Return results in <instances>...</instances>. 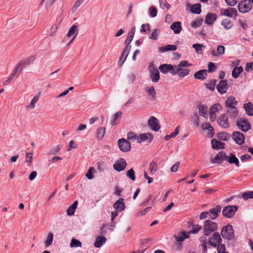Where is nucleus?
I'll return each mask as SVG.
<instances>
[{"instance_id":"1","label":"nucleus","mask_w":253,"mask_h":253,"mask_svg":"<svg viewBox=\"0 0 253 253\" xmlns=\"http://www.w3.org/2000/svg\"><path fill=\"white\" fill-rule=\"evenodd\" d=\"M191 64L188 63L186 61H182L177 66H174L173 75H177L180 77H184L189 74V70L183 67H188Z\"/></svg>"},{"instance_id":"2","label":"nucleus","mask_w":253,"mask_h":253,"mask_svg":"<svg viewBox=\"0 0 253 253\" xmlns=\"http://www.w3.org/2000/svg\"><path fill=\"white\" fill-rule=\"evenodd\" d=\"M217 224L216 222L208 219L205 221L203 225V232L205 236H209L212 232L217 229Z\"/></svg>"},{"instance_id":"3","label":"nucleus","mask_w":253,"mask_h":253,"mask_svg":"<svg viewBox=\"0 0 253 253\" xmlns=\"http://www.w3.org/2000/svg\"><path fill=\"white\" fill-rule=\"evenodd\" d=\"M238 8L241 13H246L249 12L252 8L251 0H242L240 1L238 3Z\"/></svg>"},{"instance_id":"4","label":"nucleus","mask_w":253,"mask_h":253,"mask_svg":"<svg viewBox=\"0 0 253 253\" xmlns=\"http://www.w3.org/2000/svg\"><path fill=\"white\" fill-rule=\"evenodd\" d=\"M236 125L241 131L246 132L251 129V125L249 121L245 119L240 118L236 122Z\"/></svg>"},{"instance_id":"5","label":"nucleus","mask_w":253,"mask_h":253,"mask_svg":"<svg viewBox=\"0 0 253 253\" xmlns=\"http://www.w3.org/2000/svg\"><path fill=\"white\" fill-rule=\"evenodd\" d=\"M221 236L223 238L230 240L234 237V231L232 226L228 224L224 226L221 231Z\"/></svg>"},{"instance_id":"6","label":"nucleus","mask_w":253,"mask_h":253,"mask_svg":"<svg viewBox=\"0 0 253 253\" xmlns=\"http://www.w3.org/2000/svg\"><path fill=\"white\" fill-rule=\"evenodd\" d=\"M238 209L237 206H226L222 210V214L226 218H231L234 215Z\"/></svg>"},{"instance_id":"7","label":"nucleus","mask_w":253,"mask_h":253,"mask_svg":"<svg viewBox=\"0 0 253 253\" xmlns=\"http://www.w3.org/2000/svg\"><path fill=\"white\" fill-rule=\"evenodd\" d=\"M220 13L221 15L232 18L237 16V11L234 8H221L220 9Z\"/></svg>"},{"instance_id":"8","label":"nucleus","mask_w":253,"mask_h":253,"mask_svg":"<svg viewBox=\"0 0 253 253\" xmlns=\"http://www.w3.org/2000/svg\"><path fill=\"white\" fill-rule=\"evenodd\" d=\"M222 239L218 232H214L212 236L210 238L208 243L213 247H216L217 246L220 244Z\"/></svg>"},{"instance_id":"9","label":"nucleus","mask_w":253,"mask_h":253,"mask_svg":"<svg viewBox=\"0 0 253 253\" xmlns=\"http://www.w3.org/2000/svg\"><path fill=\"white\" fill-rule=\"evenodd\" d=\"M118 145L121 151L124 152L129 151L131 148L130 142L124 138L119 139Z\"/></svg>"},{"instance_id":"10","label":"nucleus","mask_w":253,"mask_h":253,"mask_svg":"<svg viewBox=\"0 0 253 253\" xmlns=\"http://www.w3.org/2000/svg\"><path fill=\"white\" fill-rule=\"evenodd\" d=\"M148 124L150 127L153 130L157 131L160 128L159 121L155 117H151L148 121Z\"/></svg>"},{"instance_id":"11","label":"nucleus","mask_w":253,"mask_h":253,"mask_svg":"<svg viewBox=\"0 0 253 253\" xmlns=\"http://www.w3.org/2000/svg\"><path fill=\"white\" fill-rule=\"evenodd\" d=\"M217 122L219 126L223 128H227L229 126L227 116L226 114H222L219 116L217 120Z\"/></svg>"},{"instance_id":"12","label":"nucleus","mask_w":253,"mask_h":253,"mask_svg":"<svg viewBox=\"0 0 253 253\" xmlns=\"http://www.w3.org/2000/svg\"><path fill=\"white\" fill-rule=\"evenodd\" d=\"M232 137L235 142L239 145H242L245 142V136L240 132L234 131L232 134Z\"/></svg>"},{"instance_id":"13","label":"nucleus","mask_w":253,"mask_h":253,"mask_svg":"<svg viewBox=\"0 0 253 253\" xmlns=\"http://www.w3.org/2000/svg\"><path fill=\"white\" fill-rule=\"evenodd\" d=\"M126 166V161L123 158H121L120 159L117 160L113 165L114 169L118 171L123 170L125 169Z\"/></svg>"},{"instance_id":"14","label":"nucleus","mask_w":253,"mask_h":253,"mask_svg":"<svg viewBox=\"0 0 253 253\" xmlns=\"http://www.w3.org/2000/svg\"><path fill=\"white\" fill-rule=\"evenodd\" d=\"M228 88L227 81L225 80L220 81L216 85V89L220 94L225 93Z\"/></svg>"},{"instance_id":"15","label":"nucleus","mask_w":253,"mask_h":253,"mask_svg":"<svg viewBox=\"0 0 253 253\" xmlns=\"http://www.w3.org/2000/svg\"><path fill=\"white\" fill-rule=\"evenodd\" d=\"M227 159V155L223 152H219L213 159H211V162L212 164L220 163L221 161H226Z\"/></svg>"},{"instance_id":"16","label":"nucleus","mask_w":253,"mask_h":253,"mask_svg":"<svg viewBox=\"0 0 253 253\" xmlns=\"http://www.w3.org/2000/svg\"><path fill=\"white\" fill-rule=\"evenodd\" d=\"M221 209V207L219 205H217L214 208L210 209L209 211L210 212L209 218L211 219H215L220 212Z\"/></svg>"},{"instance_id":"17","label":"nucleus","mask_w":253,"mask_h":253,"mask_svg":"<svg viewBox=\"0 0 253 253\" xmlns=\"http://www.w3.org/2000/svg\"><path fill=\"white\" fill-rule=\"evenodd\" d=\"M41 95V92L39 91L32 99L31 102L26 106V108L28 110H33L36 107V103L39 100V98Z\"/></svg>"},{"instance_id":"18","label":"nucleus","mask_w":253,"mask_h":253,"mask_svg":"<svg viewBox=\"0 0 253 253\" xmlns=\"http://www.w3.org/2000/svg\"><path fill=\"white\" fill-rule=\"evenodd\" d=\"M113 207L116 211L120 212L124 210L125 205L124 203V199L122 198H120L114 204Z\"/></svg>"},{"instance_id":"19","label":"nucleus","mask_w":253,"mask_h":253,"mask_svg":"<svg viewBox=\"0 0 253 253\" xmlns=\"http://www.w3.org/2000/svg\"><path fill=\"white\" fill-rule=\"evenodd\" d=\"M135 32V27L133 26L131 28L129 32L128 33L127 38L125 42V44H126V47H127V46H129L130 49H131V45L129 44V43H130V42H131V41L133 38Z\"/></svg>"},{"instance_id":"20","label":"nucleus","mask_w":253,"mask_h":253,"mask_svg":"<svg viewBox=\"0 0 253 253\" xmlns=\"http://www.w3.org/2000/svg\"><path fill=\"white\" fill-rule=\"evenodd\" d=\"M130 47L129 46H127V47H126L125 48L123 51V52L121 54V56L120 57L119 61V64L120 66H122L126 60V58L127 56L128 55V52L130 50Z\"/></svg>"},{"instance_id":"21","label":"nucleus","mask_w":253,"mask_h":253,"mask_svg":"<svg viewBox=\"0 0 253 253\" xmlns=\"http://www.w3.org/2000/svg\"><path fill=\"white\" fill-rule=\"evenodd\" d=\"M159 69L164 74H166L169 72H171L172 73V72H173L174 66L171 64H165L160 65Z\"/></svg>"},{"instance_id":"22","label":"nucleus","mask_w":253,"mask_h":253,"mask_svg":"<svg viewBox=\"0 0 253 253\" xmlns=\"http://www.w3.org/2000/svg\"><path fill=\"white\" fill-rule=\"evenodd\" d=\"M153 138V135L149 133H142L137 137L136 140L138 143H140L147 139H149L150 141H151Z\"/></svg>"},{"instance_id":"23","label":"nucleus","mask_w":253,"mask_h":253,"mask_svg":"<svg viewBox=\"0 0 253 253\" xmlns=\"http://www.w3.org/2000/svg\"><path fill=\"white\" fill-rule=\"evenodd\" d=\"M78 29L77 26L74 25H73L70 29L67 34V36L68 37H71L72 36H73V37L72 40L70 41V43L72 42V41L76 38L78 34Z\"/></svg>"},{"instance_id":"24","label":"nucleus","mask_w":253,"mask_h":253,"mask_svg":"<svg viewBox=\"0 0 253 253\" xmlns=\"http://www.w3.org/2000/svg\"><path fill=\"white\" fill-rule=\"evenodd\" d=\"M145 90L149 95L151 100L156 99V92L153 86H147L145 87Z\"/></svg>"},{"instance_id":"25","label":"nucleus","mask_w":253,"mask_h":253,"mask_svg":"<svg viewBox=\"0 0 253 253\" xmlns=\"http://www.w3.org/2000/svg\"><path fill=\"white\" fill-rule=\"evenodd\" d=\"M225 52V47L223 45H219L217 47L216 51L214 50L211 51V54L213 57H217L219 55L224 54Z\"/></svg>"},{"instance_id":"26","label":"nucleus","mask_w":253,"mask_h":253,"mask_svg":"<svg viewBox=\"0 0 253 253\" xmlns=\"http://www.w3.org/2000/svg\"><path fill=\"white\" fill-rule=\"evenodd\" d=\"M216 18L215 14L208 13L206 16L205 22L208 25H211L216 20Z\"/></svg>"},{"instance_id":"27","label":"nucleus","mask_w":253,"mask_h":253,"mask_svg":"<svg viewBox=\"0 0 253 253\" xmlns=\"http://www.w3.org/2000/svg\"><path fill=\"white\" fill-rule=\"evenodd\" d=\"M212 147L214 149H223L224 148L225 143L213 139L211 140Z\"/></svg>"},{"instance_id":"28","label":"nucleus","mask_w":253,"mask_h":253,"mask_svg":"<svg viewBox=\"0 0 253 253\" xmlns=\"http://www.w3.org/2000/svg\"><path fill=\"white\" fill-rule=\"evenodd\" d=\"M170 29L175 34H179L182 30L181 23L180 22H174L170 26Z\"/></svg>"},{"instance_id":"29","label":"nucleus","mask_w":253,"mask_h":253,"mask_svg":"<svg viewBox=\"0 0 253 253\" xmlns=\"http://www.w3.org/2000/svg\"><path fill=\"white\" fill-rule=\"evenodd\" d=\"M229 163L234 164L237 167H239V162L237 158L232 153L230 154L228 157L227 156V159H226Z\"/></svg>"},{"instance_id":"30","label":"nucleus","mask_w":253,"mask_h":253,"mask_svg":"<svg viewBox=\"0 0 253 253\" xmlns=\"http://www.w3.org/2000/svg\"><path fill=\"white\" fill-rule=\"evenodd\" d=\"M106 241V239L105 237L102 236H99L96 239L95 242L94 243V246L97 248H100Z\"/></svg>"},{"instance_id":"31","label":"nucleus","mask_w":253,"mask_h":253,"mask_svg":"<svg viewBox=\"0 0 253 253\" xmlns=\"http://www.w3.org/2000/svg\"><path fill=\"white\" fill-rule=\"evenodd\" d=\"M237 104V101L235 100V98L233 96H229L225 101V105L229 108L235 107Z\"/></svg>"},{"instance_id":"32","label":"nucleus","mask_w":253,"mask_h":253,"mask_svg":"<svg viewBox=\"0 0 253 253\" xmlns=\"http://www.w3.org/2000/svg\"><path fill=\"white\" fill-rule=\"evenodd\" d=\"M150 77L152 82H157L160 79L159 71L156 69H152L151 71Z\"/></svg>"},{"instance_id":"33","label":"nucleus","mask_w":253,"mask_h":253,"mask_svg":"<svg viewBox=\"0 0 253 253\" xmlns=\"http://www.w3.org/2000/svg\"><path fill=\"white\" fill-rule=\"evenodd\" d=\"M207 75L206 70H199L194 74V77L197 79L203 80Z\"/></svg>"},{"instance_id":"34","label":"nucleus","mask_w":253,"mask_h":253,"mask_svg":"<svg viewBox=\"0 0 253 253\" xmlns=\"http://www.w3.org/2000/svg\"><path fill=\"white\" fill-rule=\"evenodd\" d=\"M78 204V201H75L67 209V214L68 215H74L75 210L77 208Z\"/></svg>"},{"instance_id":"35","label":"nucleus","mask_w":253,"mask_h":253,"mask_svg":"<svg viewBox=\"0 0 253 253\" xmlns=\"http://www.w3.org/2000/svg\"><path fill=\"white\" fill-rule=\"evenodd\" d=\"M199 113L204 117H206L207 116V112L208 111V107L204 105H198Z\"/></svg>"},{"instance_id":"36","label":"nucleus","mask_w":253,"mask_h":253,"mask_svg":"<svg viewBox=\"0 0 253 253\" xmlns=\"http://www.w3.org/2000/svg\"><path fill=\"white\" fill-rule=\"evenodd\" d=\"M34 59V58L32 57L28 58L25 60H23L19 62L18 63L21 66V68L20 69V72H21L23 70V69L27 65H29L31 63V60L33 61Z\"/></svg>"},{"instance_id":"37","label":"nucleus","mask_w":253,"mask_h":253,"mask_svg":"<svg viewBox=\"0 0 253 253\" xmlns=\"http://www.w3.org/2000/svg\"><path fill=\"white\" fill-rule=\"evenodd\" d=\"M243 71V69L241 66L235 67L232 71V77L235 79L238 78Z\"/></svg>"},{"instance_id":"38","label":"nucleus","mask_w":253,"mask_h":253,"mask_svg":"<svg viewBox=\"0 0 253 253\" xmlns=\"http://www.w3.org/2000/svg\"><path fill=\"white\" fill-rule=\"evenodd\" d=\"M244 108L248 114L250 116L253 115V104L252 103H248L244 105Z\"/></svg>"},{"instance_id":"39","label":"nucleus","mask_w":253,"mask_h":253,"mask_svg":"<svg viewBox=\"0 0 253 253\" xmlns=\"http://www.w3.org/2000/svg\"><path fill=\"white\" fill-rule=\"evenodd\" d=\"M221 25L226 30L231 29L233 26L231 21L228 19L223 20L221 22Z\"/></svg>"},{"instance_id":"40","label":"nucleus","mask_w":253,"mask_h":253,"mask_svg":"<svg viewBox=\"0 0 253 253\" xmlns=\"http://www.w3.org/2000/svg\"><path fill=\"white\" fill-rule=\"evenodd\" d=\"M201 5L200 3L194 4L192 6L191 8V10L193 13L199 14L201 12Z\"/></svg>"},{"instance_id":"41","label":"nucleus","mask_w":253,"mask_h":253,"mask_svg":"<svg viewBox=\"0 0 253 253\" xmlns=\"http://www.w3.org/2000/svg\"><path fill=\"white\" fill-rule=\"evenodd\" d=\"M53 234L50 232L48 234L46 239L44 242V245L46 247H48L50 246L53 242Z\"/></svg>"},{"instance_id":"42","label":"nucleus","mask_w":253,"mask_h":253,"mask_svg":"<svg viewBox=\"0 0 253 253\" xmlns=\"http://www.w3.org/2000/svg\"><path fill=\"white\" fill-rule=\"evenodd\" d=\"M60 151V146L57 145L51 148L48 152L49 155H55Z\"/></svg>"},{"instance_id":"43","label":"nucleus","mask_w":253,"mask_h":253,"mask_svg":"<svg viewBox=\"0 0 253 253\" xmlns=\"http://www.w3.org/2000/svg\"><path fill=\"white\" fill-rule=\"evenodd\" d=\"M192 47L195 49L197 54H201L204 46L202 44L195 43L192 45Z\"/></svg>"},{"instance_id":"44","label":"nucleus","mask_w":253,"mask_h":253,"mask_svg":"<svg viewBox=\"0 0 253 253\" xmlns=\"http://www.w3.org/2000/svg\"><path fill=\"white\" fill-rule=\"evenodd\" d=\"M82 245V244L80 241L75 238L72 239L70 243V247L71 248L81 247Z\"/></svg>"},{"instance_id":"45","label":"nucleus","mask_w":253,"mask_h":253,"mask_svg":"<svg viewBox=\"0 0 253 253\" xmlns=\"http://www.w3.org/2000/svg\"><path fill=\"white\" fill-rule=\"evenodd\" d=\"M105 132V127H101L97 130V137L99 140H101L104 136Z\"/></svg>"},{"instance_id":"46","label":"nucleus","mask_w":253,"mask_h":253,"mask_svg":"<svg viewBox=\"0 0 253 253\" xmlns=\"http://www.w3.org/2000/svg\"><path fill=\"white\" fill-rule=\"evenodd\" d=\"M222 107L219 104H215L210 108V112L215 113L221 110Z\"/></svg>"},{"instance_id":"47","label":"nucleus","mask_w":253,"mask_h":253,"mask_svg":"<svg viewBox=\"0 0 253 253\" xmlns=\"http://www.w3.org/2000/svg\"><path fill=\"white\" fill-rule=\"evenodd\" d=\"M177 49V47L175 45H167L165 47H162L160 49L162 51H174Z\"/></svg>"},{"instance_id":"48","label":"nucleus","mask_w":253,"mask_h":253,"mask_svg":"<svg viewBox=\"0 0 253 253\" xmlns=\"http://www.w3.org/2000/svg\"><path fill=\"white\" fill-rule=\"evenodd\" d=\"M122 112L119 111L117 112L112 117L111 121V124L112 126L117 125L118 124V122H117V120L119 117H120L122 115Z\"/></svg>"},{"instance_id":"49","label":"nucleus","mask_w":253,"mask_h":253,"mask_svg":"<svg viewBox=\"0 0 253 253\" xmlns=\"http://www.w3.org/2000/svg\"><path fill=\"white\" fill-rule=\"evenodd\" d=\"M227 113L229 114V115L232 117H236L238 114L237 109L235 107L229 108L227 111Z\"/></svg>"},{"instance_id":"50","label":"nucleus","mask_w":253,"mask_h":253,"mask_svg":"<svg viewBox=\"0 0 253 253\" xmlns=\"http://www.w3.org/2000/svg\"><path fill=\"white\" fill-rule=\"evenodd\" d=\"M181 236L180 237H177L175 235L174 236L176 240L178 242H182L185 239L188 238L189 237V236L187 235L186 233L184 232H182L181 233Z\"/></svg>"},{"instance_id":"51","label":"nucleus","mask_w":253,"mask_h":253,"mask_svg":"<svg viewBox=\"0 0 253 253\" xmlns=\"http://www.w3.org/2000/svg\"><path fill=\"white\" fill-rule=\"evenodd\" d=\"M84 0H77L72 8V13L76 11L77 8L83 3Z\"/></svg>"},{"instance_id":"52","label":"nucleus","mask_w":253,"mask_h":253,"mask_svg":"<svg viewBox=\"0 0 253 253\" xmlns=\"http://www.w3.org/2000/svg\"><path fill=\"white\" fill-rule=\"evenodd\" d=\"M149 170L152 174L154 173L157 170V165L154 162H152L150 164Z\"/></svg>"},{"instance_id":"53","label":"nucleus","mask_w":253,"mask_h":253,"mask_svg":"<svg viewBox=\"0 0 253 253\" xmlns=\"http://www.w3.org/2000/svg\"><path fill=\"white\" fill-rule=\"evenodd\" d=\"M126 176L131 180L134 181L135 179V173L132 169H130L126 172Z\"/></svg>"},{"instance_id":"54","label":"nucleus","mask_w":253,"mask_h":253,"mask_svg":"<svg viewBox=\"0 0 253 253\" xmlns=\"http://www.w3.org/2000/svg\"><path fill=\"white\" fill-rule=\"evenodd\" d=\"M192 121L193 125L196 126H199V118L197 113L195 114L192 116Z\"/></svg>"},{"instance_id":"55","label":"nucleus","mask_w":253,"mask_h":253,"mask_svg":"<svg viewBox=\"0 0 253 253\" xmlns=\"http://www.w3.org/2000/svg\"><path fill=\"white\" fill-rule=\"evenodd\" d=\"M94 170V168L90 167L88 170L87 172L85 174V177L90 180L93 178V172Z\"/></svg>"},{"instance_id":"56","label":"nucleus","mask_w":253,"mask_h":253,"mask_svg":"<svg viewBox=\"0 0 253 253\" xmlns=\"http://www.w3.org/2000/svg\"><path fill=\"white\" fill-rule=\"evenodd\" d=\"M242 197L244 200H247L249 198H253V191L244 192L242 194Z\"/></svg>"},{"instance_id":"57","label":"nucleus","mask_w":253,"mask_h":253,"mask_svg":"<svg viewBox=\"0 0 253 253\" xmlns=\"http://www.w3.org/2000/svg\"><path fill=\"white\" fill-rule=\"evenodd\" d=\"M202 228V226L199 225H194L192 226V229L189 232V233L195 234L198 232V231L201 230Z\"/></svg>"},{"instance_id":"58","label":"nucleus","mask_w":253,"mask_h":253,"mask_svg":"<svg viewBox=\"0 0 253 253\" xmlns=\"http://www.w3.org/2000/svg\"><path fill=\"white\" fill-rule=\"evenodd\" d=\"M149 11L151 17H155L157 16V10L154 6H150L149 8Z\"/></svg>"},{"instance_id":"59","label":"nucleus","mask_w":253,"mask_h":253,"mask_svg":"<svg viewBox=\"0 0 253 253\" xmlns=\"http://www.w3.org/2000/svg\"><path fill=\"white\" fill-rule=\"evenodd\" d=\"M135 80V75L133 73H130L127 76L126 82L128 84H132Z\"/></svg>"},{"instance_id":"60","label":"nucleus","mask_w":253,"mask_h":253,"mask_svg":"<svg viewBox=\"0 0 253 253\" xmlns=\"http://www.w3.org/2000/svg\"><path fill=\"white\" fill-rule=\"evenodd\" d=\"M216 84V81L212 80L210 83L207 84V87L211 90L213 91L214 89L215 86Z\"/></svg>"},{"instance_id":"61","label":"nucleus","mask_w":253,"mask_h":253,"mask_svg":"<svg viewBox=\"0 0 253 253\" xmlns=\"http://www.w3.org/2000/svg\"><path fill=\"white\" fill-rule=\"evenodd\" d=\"M201 127L203 129H207L209 131H212L213 130V127L211 126L210 123L203 124L201 125Z\"/></svg>"},{"instance_id":"62","label":"nucleus","mask_w":253,"mask_h":253,"mask_svg":"<svg viewBox=\"0 0 253 253\" xmlns=\"http://www.w3.org/2000/svg\"><path fill=\"white\" fill-rule=\"evenodd\" d=\"M218 253H227L225 252V247L223 244H219L217 246Z\"/></svg>"},{"instance_id":"63","label":"nucleus","mask_w":253,"mask_h":253,"mask_svg":"<svg viewBox=\"0 0 253 253\" xmlns=\"http://www.w3.org/2000/svg\"><path fill=\"white\" fill-rule=\"evenodd\" d=\"M202 22H203L202 19H199L195 21H193L191 24V26L193 28H195L198 27L201 25Z\"/></svg>"},{"instance_id":"64","label":"nucleus","mask_w":253,"mask_h":253,"mask_svg":"<svg viewBox=\"0 0 253 253\" xmlns=\"http://www.w3.org/2000/svg\"><path fill=\"white\" fill-rule=\"evenodd\" d=\"M245 70L248 72L253 70V61L251 63H248L246 64L245 66Z\"/></svg>"}]
</instances>
